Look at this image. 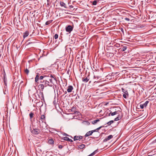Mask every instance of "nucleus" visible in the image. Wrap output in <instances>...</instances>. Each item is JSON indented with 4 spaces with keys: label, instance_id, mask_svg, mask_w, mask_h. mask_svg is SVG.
<instances>
[{
    "label": "nucleus",
    "instance_id": "nucleus-29",
    "mask_svg": "<svg viewBox=\"0 0 156 156\" xmlns=\"http://www.w3.org/2000/svg\"><path fill=\"white\" fill-rule=\"evenodd\" d=\"M25 72L26 74L28 75L29 72V70L27 68H26L25 70Z\"/></svg>",
    "mask_w": 156,
    "mask_h": 156
},
{
    "label": "nucleus",
    "instance_id": "nucleus-27",
    "mask_svg": "<svg viewBox=\"0 0 156 156\" xmlns=\"http://www.w3.org/2000/svg\"><path fill=\"white\" fill-rule=\"evenodd\" d=\"M114 121L113 120H111L107 123V124L109 126L111 125L112 123H113Z\"/></svg>",
    "mask_w": 156,
    "mask_h": 156
},
{
    "label": "nucleus",
    "instance_id": "nucleus-13",
    "mask_svg": "<svg viewBox=\"0 0 156 156\" xmlns=\"http://www.w3.org/2000/svg\"><path fill=\"white\" fill-rule=\"evenodd\" d=\"M63 140H64L69 141L71 142H73V140L72 139H69L67 137H64L63 138Z\"/></svg>",
    "mask_w": 156,
    "mask_h": 156
},
{
    "label": "nucleus",
    "instance_id": "nucleus-17",
    "mask_svg": "<svg viewBox=\"0 0 156 156\" xmlns=\"http://www.w3.org/2000/svg\"><path fill=\"white\" fill-rule=\"evenodd\" d=\"M82 123L83 125L86 126L89 125L90 124V123L89 122L87 121H83L82 122Z\"/></svg>",
    "mask_w": 156,
    "mask_h": 156
},
{
    "label": "nucleus",
    "instance_id": "nucleus-11",
    "mask_svg": "<svg viewBox=\"0 0 156 156\" xmlns=\"http://www.w3.org/2000/svg\"><path fill=\"white\" fill-rule=\"evenodd\" d=\"M41 100L44 99V96L43 92H40L38 94Z\"/></svg>",
    "mask_w": 156,
    "mask_h": 156
},
{
    "label": "nucleus",
    "instance_id": "nucleus-41",
    "mask_svg": "<svg viewBox=\"0 0 156 156\" xmlns=\"http://www.w3.org/2000/svg\"><path fill=\"white\" fill-rule=\"evenodd\" d=\"M93 132V133L94 132H97L98 131L97 130H96V129H94V130H92Z\"/></svg>",
    "mask_w": 156,
    "mask_h": 156
},
{
    "label": "nucleus",
    "instance_id": "nucleus-38",
    "mask_svg": "<svg viewBox=\"0 0 156 156\" xmlns=\"http://www.w3.org/2000/svg\"><path fill=\"white\" fill-rule=\"evenodd\" d=\"M80 114V113L79 112L76 111V114H76L79 115Z\"/></svg>",
    "mask_w": 156,
    "mask_h": 156
},
{
    "label": "nucleus",
    "instance_id": "nucleus-31",
    "mask_svg": "<svg viewBox=\"0 0 156 156\" xmlns=\"http://www.w3.org/2000/svg\"><path fill=\"white\" fill-rule=\"evenodd\" d=\"M110 113V112H108V111L107 112H106L105 113V116H109V115H109V113Z\"/></svg>",
    "mask_w": 156,
    "mask_h": 156
},
{
    "label": "nucleus",
    "instance_id": "nucleus-42",
    "mask_svg": "<svg viewBox=\"0 0 156 156\" xmlns=\"http://www.w3.org/2000/svg\"><path fill=\"white\" fill-rule=\"evenodd\" d=\"M156 143V139L154 140L152 142V143Z\"/></svg>",
    "mask_w": 156,
    "mask_h": 156
},
{
    "label": "nucleus",
    "instance_id": "nucleus-12",
    "mask_svg": "<svg viewBox=\"0 0 156 156\" xmlns=\"http://www.w3.org/2000/svg\"><path fill=\"white\" fill-rule=\"evenodd\" d=\"M93 132L91 131H89L87 132L85 135V136L87 137L91 135L93 133Z\"/></svg>",
    "mask_w": 156,
    "mask_h": 156
},
{
    "label": "nucleus",
    "instance_id": "nucleus-23",
    "mask_svg": "<svg viewBox=\"0 0 156 156\" xmlns=\"http://www.w3.org/2000/svg\"><path fill=\"white\" fill-rule=\"evenodd\" d=\"M121 117L119 116V115H118V117H117L115 119L114 121H117L121 119Z\"/></svg>",
    "mask_w": 156,
    "mask_h": 156
},
{
    "label": "nucleus",
    "instance_id": "nucleus-39",
    "mask_svg": "<svg viewBox=\"0 0 156 156\" xmlns=\"http://www.w3.org/2000/svg\"><path fill=\"white\" fill-rule=\"evenodd\" d=\"M99 133H98V135H97V136L96 137H91L92 138H97L98 137V136H99Z\"/></svg>",
    "mask_w": 156,
    "mask_h": 156
},
{
    "label": "nucleus",
    "instance_id": "nucleus-32",
    "mask_svg": "<svg viewBox=\"0 0 156 156\" xmlns=\"http://www.w3.org/2000/svg\"><path fill=\"white\" fill-rule=\"evenodd\" d=\"M127 48V47L126 46H124L123 47L122 49V50L123 51H125Z\"/></svg>",
    "mask_w": 156,
    "mask_h": 156
},
{
    "label": "nucleus",
    "instance_id": "nucleus-3",
    "mask_svg": "<svg viewBox=\"0 0 156 156\" xmlns=\"http://www.w3.org/2000/svg\"><path fill=\"white\" fill-rule=\"evenodd\" d=\"M148 101H146L144 103L142 104V102L140 103V105H137L136 106L137 108H138V107H140L141 109H143L146 108L147 106V104L149 103Z\"/></svg>",
    "mask_w": 156,
    "mask_h": 156
},
{
    "label": "nucleus",
    "instance_id": "nucleus-5",
    "mask_svg": "<svg viewBox=\"0 0 156 156\" xmlns=\"http://www.w3.org/2000/svg\"><path fill=\"white\" fill-rule=\"evenodd\" d=\"M45 121H42L41 122L39 121V124L40 127L43 129H44L47 127V124Z\"/></svg>",
    "mask_w": 156,
    "mask_h": 156
},
{
    "label": "nucleus",
    "instance_id": "nucleus-24",
    "mask_svg": "<svg viewBox=\"0 0 156 156\" xmlns=\"http://www.w3.org/2000/svg\"><path fill=\"white\" fill-rule=\"evenodd\" d=\"M100 121V120L99 119H97L95 120H94L92 122V123L93 124H95L96 123L98 122H99Z\"/></svg>",
    "mask_w": 156,
    "mask_h": 156
},
{
    "label": "nucleus",
    "instance_id": "nucleus-8",
    "mask_svg": "<svg viewBox=\"0 0 156 156\" xmlns=\"http://www.w3.org/2000/svg\"><path fill=\"white\" fill-rule=\"evenodd\" d=\"M113 137V136L112 135H110L108 136L107 137H106L105 139L103 140L104 142H106L111 139H112Z\"/></svg>",
    "mask_w": 156,
    "mask_h": 156
},
{
    "label": "nucleus",
    "instance_id": "nucleus-50",
    "mask_svg": "<svg viewBox=\"0 0 156 156\" xmlns=\"http://www.w3.org/2000/svg\"><path fill=\"white\" fill-rule=\"evenodd\" d=\"M140 107H138V108H137V109H140Z\"/></svg>",
    "mask_w": 156,
    "mask_h": 156
},
{
    "label": "nucleus",
    "instance_id": "nucleus-25",
    "mask_svg": "<svg viewBox=\"0 0 156 156\" xmlns=\"http://www.w3.org/2000/svg\"><path fill=\"white\" fill-rule=\"evenodd\" d=\"M34 115V114L32 112H31L30 113V114H29V116L30 117V119H32L33 118Z\"/></svg>",
    "mask_w": 156,
    "mask_h": 156
},
{
    "label": "nucleus",
    "instance_id": "nucleus-37",
    "mask_svg": "<svg viewBox=\"0 0 156 156\" xmlns=\"http://www.w3.org/2000/svg\"><path fill=\"white\" fill-rule=\"evenodd\" d=\"M58 37V35L57 34H55L54 36V38L55 39H57Z\"/></svg>",
    "mask_w": 156,
    "mask_h": 156
},
{
    "label": "nucleus",
    "instance_id": "nucleus-40",
    "mask_svg": "<svg viewBox=\"0 0 156 156\" xmlns=\"http://www.w3.org/2000/svg\"><path fill=\"white\" fill-rule=\"evenodd\" d=\"M101 127H102L101 126H100V127L97 128V129H96V130H97V131H98L101 128Z\"/></svg>",
    "mask_w": 156,
    "mask_h": 156
},
{
    "label": "nucleus",
    "instance_id": "nucleus-7",
    "mask_svg": "<svg viewBox=\"0 0 156 156\" xmlns=\"http://www.w3.org/2000/svg\"><path fill=\"white\" fill-rule=\"evenodd\" d=\"M108 112H110V113H109V114L108 115L110 116L111 115V116H113L115 115L119 114L121 112V111L119 110L112 112L111 110H108Z\"/></svg>",
    "mask_w": 156,
    "mask_h": 156
},
{
    "label": "nucleus",
    "instance_id": "nucleus-2",
    "mask_svg": "<svg viewBox=\"0 0 156 156\" xmlns=\"http://www.w3.org/2000/svg\"><path fill=\"white\" fill-rule=\"evenodd\" d=\"M43 76L44 79L48 83L49 86L52 87L56 81V79L52 74H49L48 75H44Z\"/></svg>",
    "mask_w": 156,
    "mask_h": 156
},
{
    "label": "nucleus",
    "instance_id": "nucleus-30",
    "mask_svg": "<svg viewBox=\"0 0 156 156\" xmlns=\"http://www.w3.org/2000/svg\"><path fill=\"white\" fill-rule=\"evenodd\" d=\"M97 2L96 0H94L92 2V5H96L97 4Z\"/></svg>",
    "mask_w": 156,
    "mask_h": 156
},
{
    "label": "nucleus",
    "instance_id": "nucleus-21",
    "mask_svg": "<svg viewBox=\"0 0 156 156\" xmlns=\"http://www.w3.org/2000/svg\"><path fill=\"white\" fill-rule=\"evenodd\" d=\"M45 116L44 115H41V121H45Z\"/></svg>",
    "mask_w": 156,
    "mask_h": 156
},
{
    "label": "nucleus",
    "instance_id": "nucleus-53",
    "mask_svg": "<svg viewBox=\"0 0 156 156\" xmlns=\"http://www.w3.org/2000/svg\"><path fill=\"white\" fill-rule=\"evenodd\" d=\"M96 82V81H95L94 82V83H95V82Z\"/></svg>",
    "mask_w": 156,
    "mask_h": 156
},
{
    "label": "nucleus",
    "instance_id": "nucleus-34",
    "mask_svg": "<svg viewBox=\"0 0 156 156\" xmlns=\"http://www.w3.org/2000/svg\"><path fill=\"white\" fill-rule=\"evenodd\" d=\"M57 0H52L51 2L52 3L55 5V3L56 2Z\"/></svg>",
    "mask_w": 156,
    "mask_h": 156
},
{
    "label": "nucleus",
    "instance_id": "nucleus-47",
    "mask_svg": "<svg viewBox=\"0 0 156 156\" xmlns=\"http://www.w3.org/2000/svg\"><path fill=\"white\" fill-rule=\"evenodd\" d=\"M70 8H73V7L72 5H70Z\"/></svg>",
    "mask_w": 156,
    "mask_h": 156
},
{
    "label": "nucleus",
    "instance_id": "nucleus-4",
    "mask_svg": "<svg viewBox=\"0 0 156 156\" xmlns=\"http://www.w3.org/2000/svg\"><path fill=\"white\" fill-rule=\"evenodd\" d=\"M30 131L34 135L38 134L40 133L41 132L39 129L35 128H33V129H30Z\"/></svg>",
    "mask_w": 156,
    "mask_h": 156
},
{
    "label": "nucleus",
    "instance_id": "nucleus-46",
    "mask_svg": "<svg viewBox=\"0 0 156 156\" xmlns=\"http://www.w3.org/2000/svg\"><path fill=\"white\" fill-rule=\"evenodd\" d=\"M4 82L5 83V75L4 76Z\"/></svg>",
    "mask_w": 156,
    "mask_h": 156
},
{
    "label": "nucleus",
    "instance_id": "nucleus-45",
    "mask_svg": "<svg viewBox=\"0 0 156 156\" xmlns=\"http://www.w3.org/2000/svg\"><path fill=\"white\" fill-rule=\"evenodd\" d=\"M120 30L122 32H123V30L122 28H121Z\"/></svg>",
    "mask_w": 156,
    "mask_h": 156
},
{
    "label": "nucleus",
    "instance_id": "nucleus-48",
    "mask_svg": "<svg viewBox=\"0 0 156 156\" xmlns=\"http://www.w3.org/2000/svg\"><path fill=\"white\" fill-rule=\"evenodd\" d=\"M32 42H29V44H32Z\"/></svg>",
    "mask_w": 156,
    "mask_h": 156
},
{
    "label": "nucleus",
    "instance_id": "nucleus-43",
    "mask_svg": "<svg viewBox=\"0 0 156 156\" xmlns=\"http://www.w3.org/2000/svg\"><path fill=\"white\" fill-rule=\"evenodd\" d=\"M113 55H106L108 57H110V56H111H111H113Z\"/></svg>",
    "mask_w": 156,
    "mask_h": 156
},
{
    "label": "nucleus",
    "instance_id": "nucleus-16",
    "mask_svg": "<svg viewBox=\"0 0 156 156\" xmlns=\"http://www.w3.org/2000/svg\"><path fill=\"white\" fill-rule=\"evenodd\" d=\"M60 5L62 7H63L66 8H67L66 5L63 2H60Z\"/></svg>",
    "mask_w": 156,
    "mask_h": 156
},
{
    "label": "nucleus",
    "instance_id": "nucleus-6",
    "mask_svg": "<svg viewBox=\"0 0 156 156\" xmlns=\"http://www.w3.org/2000/svg\"><path fill=\"white\" fill-rule=\"evenodd\" d=\"M73 27L69 25L66 27V30L67 32L70 33L73 30Z\"/></svg>",
    "mask_w": 156,
    "mask_h": 156
},
{
    "label": "nucleus",
    "instance_id": "nucleus-28",
    "mask_svg": "<svg viewBox=\"0 0 156 156\" xmlns=\"http://www.w3.org/2000/svg\"><path fill=\"white\" fill-rule=\"evenodd\" d=\"M101 77V76H98L97 75H94V78L95 79H98Z\"/></svg>",
    "mask_w": 156,
    "mask_h": 156
},
{
    "label": "nucleus",
    "instance_id": "nucleus-14",
    "mask_svg": "<svg viewBox=\"0 0 156 156\" xmlns=\"http://www.w3.org/2000/svg\"><path fill=\"white\" fill-rule=\"evenodd\" d=\"M29 34V33L28 31H26L25 33L23 34V37L24 38H25V37H27L28 36Z\"/></svg>",
    "mask_w": 156,
    "mask_h": 156
},
{
    "label": "nucleus",
    "instance_id": "nucleus-26",
    "mask_svg": "<svg viewBox=\"0 0 156 156\" xmlns=\"http://www.w3.org/2000/svg\"><path fill=\"white\" fill-rule=\"evenodd\" d=\"M52 21V20H50L49 21H47L46 23H45V25H47L49 24H50L51 23Z\"/></svg>",
    "mask_w": 156,
    "mask_h": 156
},
{
    "label": "nucleus",
    "instance_id": "nucleus-44",
    "mask_svg": "<svg viewBox=\"0 0 156 156\" xmlns=\"http://www.w3.org/2000/svg\"><path fill=\"white\" fill-rule=\"evenodd\" d=\"M125 20H127V21H129V18H125Z\"/></svg>",
    "mask_w": 156,
    "mask_h": 156
},
{
    "label": "nucleus",
    "instance_id": "nucleus-20",
    "mask_svg": "<svg viewBox=\"0 0 156 156\" xmlns=\"http://www.w3.org/2000/svg\"><path fill=\"white\" fill-rule=\"evenodd\" d=\"M48 142L49 144H53L54 143V141L53 140L51 139H49Z\"/></svg>",
    "mask_w": 156,
    "mask_h": 156
},
{
    "label": "nucleus",
    "instance_id": "nucleus-36",
    "mask_svg": "<svg viewBox=\"0 0 156 156\" xmlns=\"http://www.w3.org/2000/svg\"><path fill=\"white\" fill-rule=\"evenodd\" d=\"M128 95V94H123V97L125 98H127V96Z\"/></svg>",
    "mask_w": 156,
    "mask_h": 156
},
{
    "label": "nucleus",
    "instance_id": "nucleus-18",
    "mask_svg": "<svg viewBox=\"0 0 156 156\" xmlns=\"http://www.w3.org/2000/svg\"><path fill=\"white\" fill-rule=\"evenodd\" d=\"M89 80L87 77H84L82 78V81L83 82L86 83Z\"/></svg>",
    "mask_w": 156,
    "mask_h": 156
},
{
    "label": "nucleus",
    "instance_id": "nucleus-22",
    "mask_svg": "<svg viewBox=\"0 0 156 156\" xmlns=\"http://www.w3.org/2000/svg\"><path fill=\"white\" fill-rule=\"evenodd\" d=\"M85 145L84 144H81L78 146V147L80 149H83L84 148Z\"/></svg>",
    "mask_w": 156,
    "mask_h": 156
},
{
    "label": "nucleus",
    "instance_id": "nucleus-10",
    "mask_svg": "<svg viewBox=\"0 0 156 156\" xmlns=\"http://www.w3.org/2000/svg\"><path fill=\"white\" fill-rule=\"evenodd\" d=\"M83 138V136H74L73 139L75 141L76 140H80Z\"/></svg>",
    "mask_w": 156,
    "mask_h": 156
},
{
    "label": "nucleus",
    "instance_id": "nucleus-35",
    "mask_svg": "<svg viewBox=\"0 0 156 156\" xmlns=\"http://www.w3.org/2000/svg\"><path fill=\"white\" fill-rule=\"evenodd\" d=\"M115 46L116 47L118 48L120 46V44H116L115 45Z\"/></svg>",
    "mask_w": 156,
    "mask_h": 156
},
{
    "label": "nucleus",
    "instance_id": "nucleus-33",
    "mask_svg": "<svg viewBox=\"0 0 156 156\" xmlns=\"http://www.w3.org/2000/svg\"><path fill=\"white\" fill-rule=\"evenodd\" d=\"M63 147L61 145L59 144L58 145V147L60 149H62Z\"/></svg>",
    "mask_w": 156,
    "mask_h": 156
},
{
    "label": "nucleus",
    "instance_id": "nucleus-52",
    "mask_svg": "<svg viewBox=\"0 0 156 156\" xmlns=\"http://www.w3.org/2000/svg\"><path fill=\"white\" fill-rule=\"evenodd\" d=\"M66 136H68V135H67V134H66Z\"/></svg>",
    "mask_w": 156,
    "mask_h": 156
},
{
    "label": "nucleus",
    "instance_id": "nucleus-19",
    "mask_svg": "<svg viewBox=\"0 0 156 156\" xmlns=\"http://www.w3.org/2000/svg\"><path fill=\"white\" fill-rule=\"evenodd\" d=\"M121 90L122 92L123 93V94H128V92L127 90L123 88H122Z\"/></svg>",
    "mask_w": 156,
    "mask_h": 156
},
{
    "label": "nucleus",
    "instance_id": "nucleus-15",
    "mask_svg": "<svg viewBox=\"0 0 156 156\" xmlns=\"http://www.w3.org/2000/svg\"><path fill=\"white\" fill-rule=\"evenodd\" d=\"M76 106H74L70 110H71V112L74 113L75 114H76Z\"/></svg>",
    "mask_w": 156,
    "mask_h": 156
},
{
    "label": "nucleus",
    "instance_id": "nucleus-51",
    "mask_svg": "<svg viewBox=\"0 0 156 156\" xmlns=\"http://www.w3.org/2000/svg\"><path fill=\"white\" fill-rule=\"evenodd\" d=\"M47 1L48 2H49V0H47Z\"/></svg>",
    "mask_w": 156,
    "mask_h": 156
},
{
    "label": "nucleus",
    "instance_id": "nucleus-1",
    "mask_svg": "<svg viewBox=\"0 0 156 156\" xmlns=\"http://www.w3.org/2000/svg\"><path fill=\"white\" fill-rule=\"evenodd\" d=\"M44 79L43 76H40L39 73H37L35 78V81L37 84L40 83L38 87L42 91H43L44 87L49 86L48 83H47Z\"/></svg>",
    "mask_w": 156,
    "mask_h": 156
},
{
    "label": "nucleus",
    "instance_id": "nucleus-9",
    "mask_svg": "<svg viewBox=\"0 0 156 156\" xmlns=\"http://www.w3.org/2000/svg\"><path fill=\"white\" fill-rule=\"evenodd\" d=\"M73 87L72 86L70 85L68 86V87L67 90L68 93H70L72 91V90H73Z\"/></svg>",
    "mask_w": 156,
    "mask_h": 156
},
{
    "label": "nucleus",
    "instance_id": "nucleus-49",
    "mask_svg": "<svg viewBox=\"0 0 156 156\" xmlns=\"http://www.w3.org/2000/svg\"><path fill=\"white\" fill-rule=\"evenodd\" d=\"M65 94H66L67 93V91H66L65 92Z\"/></svg>",
    "mask_w": 156,
    "mask_h": 156
}]
</instances>
